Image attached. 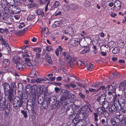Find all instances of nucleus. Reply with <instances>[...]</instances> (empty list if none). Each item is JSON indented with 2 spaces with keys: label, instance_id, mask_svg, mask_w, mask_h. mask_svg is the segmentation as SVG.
I'll list each match as a JSON object with an SVG mask.
<instances>
[{
  "label": "nucleus",
  "instance_id": "72a5a7b5",
  "mask_svg": "<svg viewBox=\"0 0 126 126\" xmlns=\"http://www.w3.org/2000/svg\"><path fill=\"white\" fill-rule=\"evenodd\" d=\"M39 3L41 4H49L50 1L49 0H39Z\"/></svg>",
  "mask_w": 126,
  "mask_h": 126
},
{
  "label": "nucleus",
  "instance_id": "13d9d810",
  "mask_svg": "<svg viewBox=\"0 0 126 126\" xmlns=\"http://www.w3.org/2000/svg\"><path fill=\"white\" fill-rule=\"evenodd\" d=\"M46 49L47 51H50L53 50V48L49 46H47L46 47Z\"/></svg>",
  "mask_w": 126,
  "mask_h": 126
},
{
  "label": "nucleus",
  "instance_id": "603ef678",
  "mask_svg": "<svg viewBox=\"0 0 126 126\" xmlns=\"http://www.w3.org/2000/svg\"><path fill=\"white\" fill-rule=\"evenodd\" d=\"M108 88V90L109 91H111L113 92V86L112 85H108L107 86Z\"/></svg>",
  "mask_w": 126,
  "mask_h": 126
},
{
  "label": "nucleus",
  "instance_id": "9b49d317",
  "mask_svg": "<svg viewBox=\"0 0 126 126\" xmlns=\"http://www.w3.org/2000/svg\"><path fill=\"white\" fill-rule=\"evenodd\" d=\"M39 74L37 70L35 69H32L29 76L31 78H36L39 75Z\"/></svg>",
  "mask_w": 126,
  "mask_h": 126
},
{
  "label": "nucleus",
  "instance_id": "774afa93",
  "mask_svg": "<svg viewBox=\"0 0 126 126\" xmlns=\"http://www.w3.org/2000/svg\"><path fill=\"white\" fill-rule=\"evenodd\" d=\"M0 41L2 43V44H4L5 42L6 41L4 40L3 39L2 37L0 35Z\"/></svg>",
  "mask_w": 126,
  "mask_h": 126
},
{
  "label": "nucleus",
  "instance_id": "e2e57ef3",
  "mask_svg": "<svg viewBox=\"0 0 126 126\" xmlns=\"http://www.w3.org/2000/svg\"><path fill=\"white\" fill-rule=\"evenodd\" d=\"M84 50L85 52L86 51L87 53H88L90 51V48L89 47H85Z\"/></svg>",
  "mask_w": 126,
  "mask_h": 126
},
{
  "label": "nucleus",
  "instance_id": "2f4dec72",
  "mask_svg": "<svg viewBox=\"0 0 126 126\" xmlns=\"http://www.w3.org/2000/svg\"><path fill=\"white\" fill-rule=\"evenodd\" d=\"M109 47H114L115 45V43L113 41H111L108 43Z\"/></svg>",
  "mask_w": 126,
  "mask_h": 126
},
{
  "label": "nucleus",
  "instance_id": "f257e3e1",
  "mask_svg": "<svg viewBox=\"0 0 126 126\" xmlns=\"http://www.w3.org/2000/svg\"><path fill=\"white\" fill-rule=\"evenodd\" d=\"M10 85L9 84L4 82L3 83L2 86L4 89L5 95L7 96L8 100L12 102L15 97V94L16 93V89L15 82H12Z\"/></svg>",
  "mask_w": 126,
  "mask_h": 126
},
{
  "label": "nucleus",
  "instance_id": "39448f33",
  "mask_svg": "<svg viewBox=\"0 0 126 126\" xmlns=\"http://www.w3.org/2000/svg\"><path fill=\"white\" fill-rule=\"evenodd\" d=\"M23 97L21 96L19 98V99L18 100H17V102L16 103H17V104L18 105V106L16 104L14 103V99H13L12 102H10L9 101L10 104H12L13 105V108L14 109L16 110H17L18 109H19L22 106L23 103Z\"/></svg>",
  "mask_w": 126,
  "mask_h": 126
},
{
  "label": "nucleus",
  "instance_id": "79ce46f5",
  "mask_svg": "<svg viewBox=\"0 0 126 126\" xmlns=\"http://www.w3.org/2000/svg\"><path fill=\"white\" fill-rule=\"evenodd\" d=\"M22 114L24 115V117L27 118L28 117V115L27 114V112L23 110H22L21 111Z\"/></svg>",
  "mask_w": 126,
  "mask_h": 126
},
{
  "label": "nucleus",
  "instance_id": "6ab92c4d",
  "mask_svg": "<svg viewBox=\"0 0 126 126\" xmlns=\"http://www.w3.org/2000/svg\"><path fill=\"white\" fill-rule=\"evenodd\" d=\"M121 90H124L126 89V81L125 80L121 82L119 86Z\"/></svg>",
  "mask_w": 126,
  "mask_h": 126
},
{
  "label": "nucleus",
  "instance_id": "b1692460",
  "mask_svg": "<svg viewBox=\"0 0 126 126\" xmlns=\"http://www.w3.org/2000/svg\"><path fill=\"white\" fill-rule=\"evenodd\" d=\"M79 43V41L76 39H72L70 41L71 45L73 46H75L77 45Z\"/></svg>",
  "mask_w": 126,
  "mask_h": 126
},
{
  "label": "nucleus",
  "instance_id": "e433bc0d",
  "mask_svg": "<svg viewBox=\"0 0 126 126\" xmlns=\"http://www.w3.org/2000/svg\"><path fill=\"white\" fill-rule=\"evenodd\" d=\"M33 50L35 52H36V53L40 52L41 51V48L39 47L34 48H33Z\"/></svg>",
  "mask_w": 126,
  "mask_h": 126
},
{
  "label": "nucleus",
  "instance_id": "393cba45",
  "mask_svg": "<svg viewBox=\"0 0 126 126\" xmlns=\"http://www.w3.org/2000/svg\"><path fill=\"white\" fill-rule=\"evenodd\" d=\"M113 116L114 118H118L122 122V121L123 120L124 116L122 114L117 115L116 114Z\"/></svg>",
  "mask_w": 126,
  "mask_h": 126
},
{
  "label": "nucleus",
  "instance_id": "a878e982",
  "mask_svg": "<svg viewBox=\"0 0 126 126\" xmlns=\"http://www.w3.org/2000/svg\"><path fill=\"white\" fill-rule=\"evenodd\" d=\"M97 113L99 116H102L104 111V109H103L102 108L99 107L97 109Z\"/></svg>",
  "mask_w": 126,
  "mask_h": 126
},
{
  "label": "nucleus",
  "instance_id": "ddd939ff",
  "mask_svg": "<svg viewBox=\"0 0 126 126\" xmlns=\"http://www.w3.org/2000/svg\"><path fill=\"white\" fill-rule=\"evenodd\" d=\"M0 102V110L1 111L3 110L7 107L6 104V100L4 99V100L1 99Z\"/></svg>",
  "mask_w": 126,
  "mask_h": 126
},
{
  "label": "nucleus",
  "instance_id": "7c9ffc66",
  "mask_svg": "<svg viewBox=\"0 0 126 126\" xmlns=\"http://www.w3.org/2000/svg\"><path fill=\"white\" fill-rule=\"evenodd\" d=\"M120 51V49L117 47H115L112 50V52L113 54H116L119 53Z\"/></svg>",
  "mask_w": 126,
  "mask_h": 126
},
{
  "label": "nucleus",
  "instance_id": "bb28decb",
  "mask_svg": "<svg viewBox=\"0 0 126 126\" xmlns=\"http://www.w3.org/2000/svg\"><path fill=\"white\" fill-rule=\"evenodd\" d=\"M70 8L71 9L75 10L78 9V5L76 4L73 3L70 5Z\"/></svg>",
  "mask_w": 126,
  "mask_h": 126
},
{
  "label": "nucleus",
  "instance_id": "5701e85b",
  "mask_svg": "<svg viewBox=\"0 0 126 126\" xmlns=\"http://www.w3.org/2000/svg\"><path fill=\"white\" fill-rule=\"evenodd\" d=\"M122 97L119 94H118L117 95L115 94L113 96V98L112 100V102L113 103L116 102L117 99H119V98Z\"/></svg>",
  "mask_w": 126,
  "mask_h": 126
},
{
  "label": "nucleus",
  "instance_id": "052dcab7",
  "mask_svg": "<svg viewBox=\"0 0 126 126\" xmlns=\"http://www.w3.org/2000/svg\"><path fill=\"white\" fill-rule=\"evenodd\" d=\"M27 30V28H25L22 30H21L20 31H19L18 32V34H20L21 33H24Z\"/></svg>",
  "mask_w": 126,
  "mask_h": 126
},
{
  "label": "nucleus",
  "instance_id": "7ed1b4c3",
  "mask_svg": "<svg viewBox=\"0 0 126 126\" xmlns=\"http://www.w3.org/2000/svg\"><path fill=\"white\" fill-rule=\"evenodd\" d=\"M30 56L28 54H23L22 55V62L27 66L32 67L33 65H36V62L35 61L31 60L30 58Z\"/></svg>",
  "mask_w": 126,
  "mask_h": 126
},
{
  "label": "nucleus",
  "instance_id": "412c9836",
  "mask_svg": "<svg viewBox=\"0 0 126 126\" xmlns=\"http://www.w3.org/2000/svg\"><path fill=\"white\" fill-rule=\"evenodd\" d=\"M63 56H64V58L66 61L70 59L71 56L69 55V53L68 52L62 53Z\"/></svg>",
  "mask_w": 126,
  "mask_h": 126
},
{
  "label": "nucleus",
  "instance_id": "f704fd0d",
  "mask_svg": "<svg viewBox=\"0 0 126 126\" xmlns=\"http://www.w3.org/2000/svg\"><path fill=\"white\" fill-rule=\"evenodd\" d=\"M70 8V6L69 5H64L63 7L64 11L65 12H68L69 11V8Z\"/></svg>",
  "mask_w": 126,
  "mask_h": 126
},
{
  "label": "nucleus",
  "instance_id": "1a4fd4ad",
  "mask_svg": "<svg viewBox=\"0 0 126 126\" xmlns=\"http://www.w3.org/2000/svg\"><path fill=\"white\" fill-rule=\"evenodd\" d=\"M3 19L5 23L8 24H11V22L9 18V15L8 14L5 13L4 14Z\"/></svg>",
  "mask_w": 126,
  "mask_h": 126
},
{
  "label": "nucleus",
  "instance_id": "dca6fc26",
  "mask_svg": "<svg viewBox=\"0 0 126 126\" xmlns=\"http://www.w3.org/2000/svg\"><path fill=\"white\" fill-rule=\"evenodd\" d=\"M80 118V117L77 116L75 117L72 121H71V123L73 124L74 126H76L81 121Z\"/></svg>",
  "mask_w": 126,
  "mask_h": 126
},
{
  "label": "nucleus",
  "instance_id": "69168bd1",
  "mask_svg": "<svg viewBox=\"0 0 126 126\" xmlns=\"http://www.w3.org/2000/svg\"><path fill=\"white\" fill-rule=\"evenodd\" d=\"M117 15V14L116 13H114L113 12H112L110 14V16L112 18H114Z\"/></svg>",
  "mask_w": 126,
  "mask_h": 126
},
{
  "label": "nucleus",
  "instance_id": "4be33fe9",
  "mask_svg": "<svg viewBox=\"0 0 126 126\" xmlns=\"http://www.w3.org/2000/svg\"><path fill=\"white\" fill-rule=\"evenodd\" d=\"M10 61L8 59H4L2 60V64L4 67L8 65L10 63Z\"/></svg>",
  "mask_w": 126,
  "mask_h": 126
},
{
  "label": "nucleus",
  "instance_id": "c03bdc74",
  "mask_svg": "<svg viewBox=\"0 0 126 126\" xmlns=\"http://www.w3.org/2000/svg\"><path fill=\"white\" fill-rule=\"evenodd\" d=\"M35 16L34 15H30L27 17V20L29 21L32 20L35 18Z\"/></svg>",
  "mask_w": 126,
  "mask_h": 126
},
{
  "label": "nucleus",
  "instance_id": "cd10ccee",
  "mask_svg": "<svg viewBox=\"0 0 126 126\" xmlns=\"http://www.w3.org/2000/svg\"><path fill=\"white\" fill-rule=\"evenodd\" d=\"M9 8L11 9H10V10H11L14 13H15V12H16V10H17V9L18 8V7L14 5H10Z\"/></svg>",
  "mask_w": 126,
  "mask_h": 126
},
{
  "label": "nucleus",
  "instance_id": "09e8293b",
  "mask_svg": "<svg viewBox=\"0 0 126 126\" xmlns=\"http://www.w3.org/2000/svg\"><path fill=\"white\" fill-rule=\"evenodd\" d=\"M31 3H29L27 5L28 7L30 9L34 7V2H30Z\"/></svg>",
  "mask_w": 126,
  "mask_h": 126
},
{
  "label": "nucleus",
  "instance_id": "c756f323",
  "mask_svg": "<svg viewBox=\"0 0 126 126\" xmlns=\"http://www.w3.org/2000/svg\"><path fill=\"white\" fill-rule=\"evenodd\" d=\"M61 22L59 21H55L52 25V27L53 28H56L60 26Z\"/></svg>",
  "mask_w": 126,
  "mask_h": 126
},
{
  "label": "nucleus",
  "instance_id": "f3484780",
  "mask_svg": "<svg viewBox=\"0 0 126 126\" xmlns=\"http://www.w3.org/2000/svg\"><path fill=\"white\" fill-rule=\"evenodd\" d=\"M46 99L48 101L50 104V103L53 104V103L54 104L55 103L54 102L56 101V96L54 95H52L49 98L47 97Z\"/></svg>",
  "mask_w": 126,
  "mask_h": 126
},
{
  "label": "nucleus",
  "instance_id": "de8ad7c7",
  "mask_svg": "<svg viewBox=\"0 0 126 126\" xmlns=\"http://www.w3.org/2000/svg\"><path fill=\"white\" fill-rule=\"evenodd\" d=\"M69 118L68 119L69 121L71 122V121H72L76 116H75V115L73 114H72L70 115H69Z\"/></svg>",
  "mask_w": 126,
  "mask_h": 126
},
{
  "label": "nucleus",
  "instance_id": "f03ea898",
  "mask_svg": "<svg viewBox=\"0 0 126 126\" xmlns=\"http://www.w3.org/2000/svg\"><path fill=\"white\" fill-rule=\"evenodd\" d=\"M37 89V86L36 85H33L32 86L30 84L27 85L26 87L25 91L27 92H31V98L32 100L35 101L36 97L35 96V92Z\"/></svg>",
  "mask_w": 126,
  "mask_h": 126
},
{
  "label": "nucleus",
  "instance_id": "37998d69",
  "mask_svg": "<svg viewBox=\"0 0 126 126\" xmlns=\"http://www.w3.org/2000/svg\"><path fill=\"white\" fill-rule=\"evenodd\" d=\"M94 120L96 122L98 121V119L97 118L98 116V113H94Z\"/></svg>",
  "mask_w": 126,
  "mask_h": 126
},
{
  "label": "nucleus",
  "instance_id": "ea45409f",
  "mask_svg": "<svg viewBox=\"0 0 126 126\" xmlns=\"http://www.w3.org/2000/svg\"><path fill=\"white\" fill-rule=\"evenodd\" d=\"M62 92H63V95L68 98V91L65 90H62Z\"/></svg>",
  "mask_w": 126,
  "mask_h": 126
},
{
  "label": "nucleus",
  "instance_id": "4d7b16f0",
  "mask_svg": "<svg viewBox=\"0 0 126 126\" xmlns=\"http://www.w3.org/2000/svg\"><path fill=\"white\" fill-rule=\"evenodd\" d=\"M16 5L20 6L21 4V0H15Z\"/></svg>",
  "mask_w": 126,
  "mask_h": 126
},
{
  "label": "nucleus",
  "instance_id": "a211bd4d",
  "mask_svg": "<svg viewBox=\"0 0 126 126\" xmlns=\"http://www.w3.org/2000/svg\"><path fill=\"white\" fill-rule=\"evenodd\" d=\"M16 67L18 70H23L25 68V65L24 64H22L21 63L16 62Z\"/></svg>",
  "mask_w": 126,
  "mask_h": 126
},
{
  "label": "nucleus",
  "instance_id": "4c0bfd02",
  "mask_svg": "<svg viewBox=\"0 0 126 126\" xmlns=\"http://www.w3.org/2000/svg\"><path fill=\"white\" fill-rule=\"evenodd\" d=\"M7 2L10 4L11 5H13L14 4L16 5L15 0H6Z\"/></svg>",
  "mask_w": 126,
  "mask_h": 126
},
{
  "label": "nucleus",
  "instance_id": "a19ab883",
  "mask_svg": "<svg viewBox=\"0 0 126 126\" xmlns=\"http://www.w3.org/2000/svg\"><path fill=\"white\" fill-rule=\"evenodd\" d=\"M59 4L60 2L59 1H56L52 5V7L54 8H56L57 7Z\"/></svg>",
  "mask_w": 126,
  "mask_h": 126
},
{
  "label": "nucleus",
  "instance_id": "4468645a",
  "mask_svg": "<svg viewBox=\"0 0 126 126\" xmlns=\"http://www.w3.org/2000/svg\"><path fill=\"white\" fill-rule=\"evenodd\" d=\"M105 95L103 94L98 96L96 100L100 105H102V104L105 101Z\"/></svg>",
  "mask_w": 126,
  "mask_h": 126
},
{
  "label": "nucleus",
  "instance_id": "20e7f679",
  "mask_svg": "<svg viewBox=\"0 0 126 126\" xmlns=\"http://www.w3.org/2000/svg\"><path fill=\"white\" fill-rule=\"evenodd\" d=\"M112 103L113 104L111 105L109 109L112 115V114L113 116L117 113V110L119 111L121 110V107H120L119 104H117L115 102Z\"/></svg>",
  "mask_w": 126,
  "mask_h": 126
},
{
  "label": "nucleus",
  "instance_id": "680f3d73",
  "mask_svg": "<svg viewBox=\"0 0 126 126\" xmlns=\"http://www.w3.org/2000/svg\"><path fill=\"white\" fill-rule=\"evenodd\" d=\"M77 84V85L78 86H79L80 87H82L83 88H85V85L82 84L80 82H77L76 83Z\"/></svg>",
  "mask_w": 126,
  "mask_h": 126
},
{
  "label": "nucleus",
  "instance_id": "5fc2aeb1",
  "mask_svg": "<svg viewBox=\"0 0 126 126\" xmlns=\"http://www.w3.org/2000/svg\"><path fill=\"white\" fill-rule=\"evenodd\" d=\"M89 91L90 92H93L94 94L96 93L98 91H97V90L96 91L95 89L92 88H89Z\"/></svg>",
  "mask_w": 126,
  "mask_h": 126
},
{
  "label": "nucleus",
  "instance_id": "c9c22d12",
  "mask_svg": "<svg viewBox=\"0 0 126 126\" xmlns=\"http://www.w3.org/2000/svg\"><path fill=\"white\" fill-rule=\"evenodd\" d=\"M116 118V119L115 120V124L117 125L118 126H122V122H121L118 118Z\"/></svg>",
  "mask_w": 126,
  "mask_h": 126
},
{
  "label": "nucleus",
  "instance_id": "3c124183",
  "mask_svg": "<svg viewBox=\"0 0 126 126\" xmlns=\"http://www.w3.org/2000/svg\"><path fill=\"white\" fill-rule=\"evenodd\" d=\"M122 126H124V125L126 124V117L124 116L123 120L122 121Z\"/></svg>",
  "mask_w": 126,
  "mask_h": 126
},
{
  "label": "nucleus",
  "instance_id": "a18cd8bd",
  "mask_svg": "<svg viewBox=\"0 0 126 126\" xmlns=\"http://www.w3.org/2000/svg\"><path fill=\"white\" fill-rule=\"evenodd\" d=\"M4 113L7 116L8 115L10 112V108L8 107H6Z\"/></svg>",
  "mask_w": 126,
  "mask_h": 126
},
{
  "label": "nucleus",
  "instance_id": "473e14b6",
  "mask_svg": "<svg viewBox=\"0 0 126 126\" xmlns=\"http://www.w3.org/2000/svg\"><path fill=\"white\" fill-rule=\"evenodd\" d=\"M102 106L103 108L105 109L107 108L109 106V103L107 101H105L103 102L102 104Z\"/></svg>",
  "mask_w": 126,
  "mask_h": 126
},
{
  "label": "nucleus",
  "instance_id": "aec40b11",
  "mask_svg": "<svg viewBox=\"0 0 126 126\" xmlns=\"http://www.w3.org/2000/svg\"><path fill=\"white\" fill-rule=\"evenodd\" d=\"M45 58L48 63L51 64L52 63V62L51 60V56L49 54L47 53L45 56Z\"/></svg>",
  "mask_w": 126,
  "mask_h": 126
},
{
  "label": "nucleus",
  "instance_id": "9d476101",
  "mask_svg": "<svg viewBox=\"0 0 126 126\" xmlns=\"http://www.w3.org/2000/svg\"><path fill=\"white\" fill-rule=\"evenodd\" d=\"M116 102L115 103L117 104H119L120 107H121V108L122 107L124 106L125 105L126 100L123 98L122 96V97L120 98L119 99H117Z\"/></svg>",
  "mask_w": 126,
  "mask_h": 126
},
{
  "label": "nucleus",
  "instance_id": "2eb2a0df",
  "mask_svg": "<svg viewBox=\"0 0 126 126\" xmlns=\"http://www.w3.org/2000/svg\"><path fill=\"white\" fill-rule=\"evenodd\" d=\"M36 13L38 15L40 16V17H44L45 19L47 15L46 14H45L43 9H41L37 10L36 11Z\"/></svg>",
  "mask_w": 126,
  "mask_h": 126
},
{
  "label": "nucleus",
  "instance_id": "49530a36",
  "mask_svg": "<svg viewBox=\"0 0 126 126\" xmlns=\"http://www.w3.org/2000/svg\"><path fill=\"white\" fill-rule=\"evenodd\" d=\"M77 63L80 66H82L83 64L86 66L87 65V63H83L81 62L80 60H78L77 61Z\"/></svg>",
  "mask_w": 126,
  "mask_h": 126
},
{
  "label": "nucleus",
  "instance_id": "6e6d98bb",
  "mask_svg": "<svg viewBox=\"0 0 126 126\" xmlns=\"http://www.w3.org/2000/svg\"><path fill=\"white\" fill-rule=\"evenodd\" d=\"M94 65L92 63L90 64L89 66L87 68V69L88 70H90L92 69Z\"/></svg>",
  "mask_w": 126,
  "mask_h": 126
},
{
  "label": "nucleus",
  "instance_id": "c85d7f7f",
  "mask_svg": "<svg viewBox=\"0 0 126 126\" xmlns=\"http://www.w3.org/2000/svg\"><path fill=\"white\" fill-rule=\"evenodd\" d=\"M50 105L48 101L46 99V101L43 103V107L45 109H46L48 108V105Z\"/></svg>",
  "mask_w": 126,
  "mask_h": 126
},
{
  "label": "nucleus",
  "instance_id": "423d86ee",
  "mask_svg": "<svg viewBox=\"0 0 126 126\" xmlns=\"http://www.w3.org/2000/svg\"><path fill=\"white\" fill-rule=\"evenodd\" d=\"M44 87L43 85H38L37 86V89L36 91L35 94V96L36 97V99L37 98H38L39 97L40 95L41 94L44 92Z\"/></svg>",
  "mask_w": 126,
  "mask_h": 126
},
{
  "label": "nucleus",
  "instance_id": "58836bf2",
  "mask_svg": "<svg viewBox=\"0 0 126 126\" xmlns=\"http://www.w3.org/2000/svg\"><path fill=\"white\" fill-rule=\"evenodd\" d=\"M103 114L105 117H108L109 116L110 114L105 109H104Z\"/></svg>",
  "mask_w": 126,
  "mask_h": 126
},
{
  "label": "nucleus",
  "instance_id": "bf43d9fd",
  "mask_svg": "<svg viewBox=\"0 0 126 126\" xmlns=\"http://www.w3.org/2000/svg\"><path fill=\"white\" fill-rule=\"evenodd\" d=\"M101 89L102 91H105V86L102 85L100 86V87L98 89L97 91H99Z\"/></svg>",
  "mask_w": 126,
  "mask_h": 126
},
{
  "label": "nucleus",
  "instance_id": "6e6552de",
  "mask_svg": "<svg viewBox=\"0 0 126 126\" xmlns=\"http://www.w3.org/2000/svg\"><path fill=\"white\" fill-rule=\"evenodd\" d=\"M121 5V2L119 0H116L114 3L113 8L114 10L118 11L120 9Z\"/></svg>",
  "mask_w": 126,
  "mask_h": 126
},
{
  "label": "nucleus",
  "instance_id": "f8f14e48",
  "mask_svg": "<svg viewBox=\"0 0 126 126\" xmlns=\"http://www.w3.org/2000/svg\"><path fill=\"white\" fill-rule=\"evenodd\" d=\"M81 110L82 111H83V114L89 113V111H90L91 112H92V111L89 108V106L87 105H85L83 106L81 108Z\"/></svg>",
  "mask_w": 126,
  "mask_h": 126
},
{
  "label": "nucleus",
  "instance_id": "338daca9",
  "mask_svg": "<svg viewBox=\"0 0 126 126\" xmlns=\"http://www.w3.org/2000/svg\"><path fill=\"white\" fill-rule=\"evenodd\" d=\"M110 122L111 124H115V120L113 118H111Z\"/></svg>",
  "mask_w": 126,
  "mask_h": 126
},
{
  "label": "nucleus",
  "instance_id": "0e129e2a",
  "mask_svg": "<svg viewBox=\"0 0 126 126\" xmlns=\"http://www.w3.org/2000/svg\"><path fill=\"white\" fill-rule=\"evenodd\" d=\"M25 24L24 22H22L18 26V28L19 29L22 28L25 26Z\"/></svg>",
  "mask_w": 126,
  "mask_h": 126
},
{
  "label": "nucleus",
  "instance_id": "8fccbe9b",
  "mask_svg": "<svg viewBox=\"0 0 126 126\" xmlns=\"http://www.w3.org/2000/svg\"><path fill=\"white\" fill-rule=\"evenodd\" d=\"M84 4L85 6L86 7H89L90 5L91 2L89 1H86L84 3Z\"/></svg>",
  "mask_w": 126,
  "mask_h": 126
},
{
  "label": "nucleus",
  "instance_id": "864d4df0",
  "mask_svg": "<svg viewBox=\"0 0 126 126\" xmlns=\"http://www.w3.org/2000/svg\"><path fill=\"white\" fill-rule=\"evenodd\" d=\"M25 94L26 95V97L25 96L26 98H27L29 97H31V95H30V94H31V92H27L25 91Z\"/></svg>",
  "mask_w": 126,
  "mask_h": 126
},
{
  "label": "nucleus",
  "instance_id": "0eeeda50",
  "mask_svg": "<svg viewBox=\"0 0 126 126\" xmlns=\"http://www.w3.org/2000/svg\"><path fill=\"white\" fill-rule=\"evenodd\" d=\"M63 32L69 36H72L74 33L73 28L70 26L68 27L65 31H63Z\"/></svg>",
  "mask_w": 126,
  "mask_h": 126
}]
</instances>
